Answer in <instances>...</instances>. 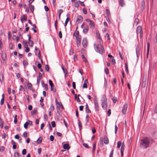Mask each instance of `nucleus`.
Segmentation results:
<instances>
[{"label": "nucleus", "instance_id": "obj_1", "mask_svg": "<svg viewBox=\"0 0 157 157\" xmlns=\"http://www.w3.org/2000/svg\"><path fill=\"white\" fill-rule=\"evenodd\" d=\"M150 143L149 139L147 137L141 139L140 143V146L141 148H146L149 146Z\"/></svg>", "mask_w": 157, "mask_h": 157}, {"label": "nucleus", "instance_id": "obj_2", "mask_svg": "<svg viewBox=\"0 0 157 157\" xmlns=\"http://www.w3.org/2000/svg\"><path fill=\"white\" fill-rule=\"evenodd\" d=\"M94 45L95 50L98 52H99L100 54H102L105 51L104 48L102 45H101L100 48H99L97 45L95 44H94Z\"/></svg>", "mask_w": 157, "mask_h": 157}, {"label": "nucleus", "instance_id": "obj_3", "mask_svg": "<svg viewBox=\"0 0 157 157\" xmlns=\"http://www.w3.org/2000/svg\"><path fill=\"white\" fill-rule=\"evenodd\" d=\"M94 45L95 50L98 52H99L100 54H102L105 51L104 48L102 45H101L100 48H99L97 45L95 44H94Z\"/></svg>", "mask_w": 157, "mask_h": 157}, {"label": "nucleus", "instance_id": "obj_4", "mask_svg": "<svg viewBox=\"0 0 157 157\" xmlns=\"http://www.w3.org/2000/svg\"><path fill=\"white\" fill-rule=\"evenodd\" d=\"M101 106L103 109H106L107 106V99L105 95H103L101 99Z\"/></svg>", "mask_w": 157, "mask_h": 157}, {"label": "nucleus", "instance_id": "obj_5", "mask_svg": "<svg viewBox=\"0 0 157 157\" xmlns=\"http://www.w3.org/2000/svg\"><path fill=\"white\" fill-rule=\"evenodd\" d=\"M94 102L95 110L97 111H98L99 110V106L98 100L96 98H94Z\"/></svg>", "mask_w": 157, "mask_h": 157}, {"label": "nucleus", "instance_id": "obj_6", "mask_svg": "<svg viewBox=\"0 0 157 157\" xmlns=\"http://www.w3.org/2000/svg\"><path fill=\"white\" fill-rule=\"evenodd\" d=\"M128 107V104L125 103L123 105V109L122 110V113L124 114L126 113Z\"/></svg>", "mask_w": 157, "mask_h": 157}, {"label": "nucleus", "instance_id": "obj_7", "mask_svg": "<svg viewBox=\"0 0 157 157\" xmlns=\"http://www.w3.org/2000/svg\"><path fill=\"white\" fill-rule=\"evenodd\" d=\"M82 44L84 48H86L87 46V40L86 38H84L82 41Z\"/></svg>", "mask_w": 157, "mask_h": 157}, {"label": "nucleus", "instance_id": "obj_8", "mask_svg": "<svg viewBox=\"0 0 157 157\" xmlns=\"http://www.w3.org/2000/svg\"><path fill=\"white\" fill-rule=\"evenodd\" d=\"M83 20V17L81 15H78L77 17V21L78 23H81Z\"/></svg>", "mask_w": 157, "mask_h": 157}, {"label": "nucleus", "instance_id": "obj_9", "mask_svg": "<svg viewBox=\"0 0 157 157\" xmlns=\"http://www.w3.org/2000/svg\"><path fill=\"white\" fill-rule=\"evenodd\" d=\"M41 82L42 87L45 88V90H47L48 89V84H45L43 81H42Z\"/></svg>", "mask_w": 157, "mask_h": 157}, {"label": "nucleus", "instance_id": "obj_10", "mask_svg": "<svg viewBox=\"0 0 157 157\" xmlns=\"http://www.w3.org/2000/svg\"><path fill=\"white\" fill-rule=\"evenodd\" d=\"M136 32L137 34L140 33H143L141 26H139L136 29Z\"/></svg>", "mask_w": 157, "mask_h": 157}, {"label": "nucleus", "instance_id": "obj_11", "mask_svg": "<svg viewBox=\"0 0 157 157\" xmlns=\"http://www.w3.org/2000/svg\"><path fill=\"white\" fill-rule=\"evenodd\" d=\"M1 57L3 61H5L6 58V56L5 52H2L1 55Z\"/></svg>", "mask_w": 157, "mask_h": 157}, {"label": "nucleus", "instance_id": "obj_12", "mask_svg": "<svg viewBox=\"0 0 157 157\" xmlns=\"http://www.w3.org/2000/svg\"><path fill=\"white\" fill-rule=\"evenodd\" d=\"M86 112L88 114L91 112V111L90 110L89 108V106L86 103Z\"/></svg>", "mask_w": 157, "mask_h": 157}, {"label": "nucleus", "instance_id": "obj_13", "mask_svg": "<svg viewBox=\"0 0 157 157\" xmlns=\"http://www.w3.org/2000/svg\"><path fill=\"white\" fill-rule=\"evenodd\" d=\"M104 142L105 144H108L109 143L108 139L106 136H105L104 138Z\"/></svg>", "mask_w": 157, "mask_h": 157}, {"label": "nucleus", "instance_id": "obj_14", "mask_svg": "<svg viewBox=\"0 0 157 157\" xmlns=\"http://www.w3.org/2000/svg\"><path fill=\"white\" fill-rule=\"evenodd\" d=\"M70 148L69 145L68 144H65L63 146V148L64 149H69Z\"/></svg>", "mask_w": 157, "mask_h": 157}, {"label": "nucleus", "instance_id": "obj_15", "mask_svg": "<svg viewBox=\"0 0 157 157\" xmlns=\"http://www.w3.org/2000/svg\"><path fill=\"white\" fill-rule=\"evenodd\" d=\"M89 27L88 26H86L85 27L83 30V32L84 33H86L88 31Z\"/></svg>", "mask_w": 157, "mask_h": 157}, {"label": "nucleus", "instance_id": "obj_16", "mask_svg": "<svg viewBox=\"0 0 157 157\" xmlns=\"http://www.w3.org/2000/svg\"><path fill=\"white\" fill-rule=\"evenodd\" d=\"M27 16L26 14H24L22 17H21V18L23 20H24L25 21H26L27 20Z\"/></svg>", "mask_w": 157, "mask_h": 157}, {"label": "nucleus", "instance_id": "obj_17", "mask_svg": "<svg viewBox=\"0 0 157 157\" xmlns=\"http://www.w3.org/2000/svg\"><path fill=\"white\" fill-rule=\"evenodd\" d=\"M27 86L28 89L30 90H31V89H32V85L31 83H30L29 82H28Z\"/></svg>", "mask_w": 157, "mask_h": 157}, {"label": "nucleus", "instance_id": "obj_18", "mask_svg": "<svg viewBox=\"0 0 157 157\" xmlns=\"http://www.w3.org/2000/svg\"><path fill=\"white\" fill-rule=\"evenodd\" d=\"M42 140V137H40L36 140V143L38 144H39L41 143Z\"/></svg>", "mask_w": 157, "mask_h": 157}, {"label": "nucleus", "instance_id": "obj_19", "mask_svg": "<svg viewBox=\"0 0 157 157\" xmlns=\"http://www.w3.org/2000/svg\"><path fill=\"white\" fill-rule=\"evenodd\" d=\"M110 61L111 63L113 64H115L116 63V61L115 59L114 58V57H113L111 58Z\"/></svg>", "mask_w": 157, "mask_h": 157}, {"label": "nucleus", "instance_id": "obj_20", "mask_svg": "<svg viewBox=\"0 0 157 157\" xmlns=\"http://www.w3.org/2000/svg\"><path fill=\"white\" fill-rule=\"evenodd\" d=\"M78 127L80 130H81L82 128V124L81 121L79 120H78Z\"/></svg>", "mask_w": 157, "mask_h": 157}, {"label": "nucleus", "instance_id": "obj_21", "mask_svg": "<svg viewBox=\"0 0 157 157\" xmlns=\"http://www.w3.org/2000/svg\"><path fill=\"white\" fill-rule=\"evenodd\" d=\"M23 44L24 45V46L25 48L28 47V43L25 40H23Z\"/></svg>", "mask_w": 157, "mask_h": 157}, {"label": "nucleus", "instance_id": "obj_22", "mask_svg": "<svg viewBox=\"0 0 157 157\" xmlns=\"http://www.w3.org/2000/svg\"><path fill=\"white\" fill-rule=\"evenodd\" d=\"M63 12V10L62 9H60L58 10L59 18V19H60V16L61 15L62 13Z\"/></svg>", "mask_w": 157, "mask_h": 157}, {"label": "nucleus", "instance_id": "obj_23", "mask_svg": "<svg viewBox=\"0 0 157 157\" xmlns=\"http://www.w3.org/2000/svg\"><path fill=\"white\" fill-rule=\"evenodd\" d=\"M30 8V10L32 13L33 12L34 10V7L33 6V5H29V6Z\"/></svg>", "mask_w": 157, "mask_h": 157}, {"label": "nucleus", "instance_id": "obj_24", "mask_svg": "<svg viewBox=\"0 0 157 157\" xmlns=\"http://www.w3.org/2000/svg\"><path fill=\"white\" fill-rule=\"evenodd\" d=\"M79 33L78 31H76L73 34L74 36L77 37L79 36Z\"/></svg>", "mask_w": 157, "mask_h": 157}, {"label": "nucleus", "instance_id": "obj_25", "mask_svg": "<svg viewBox=\"0 0 157 157\" xmlns=\"http://www.w3.org/2000/svg\"><path fill=\"white\" fill-rule=\"evenodd\" d=\"M29 46L31 47H33V42L32 40H30L29 41Z\"/></svg>", "mask_w": 157, "mask_h": 157}, {"label": "nucleus", "instance_id": "obj_26", "mask_svg": "<svg viewBox=\"0 0 157 157\" xmlns=\"http://www.w3.org/2000/svg\"><path fill=\"white\" fill-rule=\"evenodd\" d=\"M149 48H150V44L148 43L147 45V57L148 56V55L149 54Z\"/></svg>", "mask_w": 157, "mask_h": 157}, {"label": "nucleus", "instance_id": "obj_27", "mask_svg": "<svg viewBox=\"0 0 157 157\" xmlns=\"http://www.w3.org/2000/svg\"><path fill=\"white\" fill-rule=\"evenodd\" d=\"M136 54L137 57H138L140 56V50L139 49L138 50H137V49H136Z\"/></svg>", "mask_w": 157, "mask_h": 157}, {"label": "nucleus", "instance_id": "obj_28", "mask_svg": "<svg viewBox=\"0 0 157 157\" xmlns=\"http://www.w3.org/2000/svg\"><path fill=\"white\" fill-rule=\"evenodd\" d=\"M80 2H75L74 6L76 7H78L79 6Z\"/></svg>", "mask_w": 157, "mask_h": 157}, {"label": "nucleus", "instance_id": "obj_29", "mask_svg": "<svg viewBox=\"0 0 157 157\" xmlns=\"http://www.w3.org/2000/svg\"><path fill=\"white\" fill-rule=\"evenodd\" d=\"M69 18L68 17H67L66 18L65 21V25H64V26L65 27H66L67 26V23L69 21Z\"/></svg>", "mask_w": 157, "mask_h": 157}, {"label": "nucleus", "instance_id": "obj_30", "mask_svg": "<svg viewBox=\"0 0 157 157\" xmlns=\"http://www.w3.org/2000/svg\"><path fill=\"white\" fill-rule=\"evenodd\" d=\"M23 64L24 66H27L28 64V62L25 60H23Z\"/></svg>", "mask_w": 157, "mask_h": 157}, {"label": "nucleus", "instance_id": "obj_31", "mask_svg": "<svg viewBox=\"0 0 157 157\" xmlns=\"http://www.w3.org/2000/svg\"><path fill=\"white\" fill-rule=\"evenodd\" d=\"M89 25L93 28L94 27V24L93 21H91V22H90L89 24Z\"/></svg>", "mask_w": 157, "mask_h": 157}, {"label": "nucleus", "instance_id": "obj_32", "mask_svg": "<svg viewBox=\"0 0 157 157\" xmlns=\"http://www.w3.org/2000/svg\"><path fill=\"white\" fill-rule=\"evenodd\" d=\"M45 69L48 72L49 71V67L48 64H47L45 66Z\"/></svg>", "mask_w": 157, "mask_h": 157}, {"label": "nucleus", "instance_id": "obj_33", "mask_svg": "<svg viewBox=\"0 0 157 157\" xmlns=\"http://www.w3.org/2000/svg\"><path fill=\"white\" fill-rule=\"evenodd\" d=\"M62 70L65 74V75H66V74L67 73V70H65L63 65H62Z\"/></svg>", "mask_w": 157, "mask_h": 157}, {"label": "nucleus", "instance_id": "obj_34", "mask_svg": "<svg viewBox=\"0 0 157 157\" xmlns=\"http://www.w3.org/2000/svg\"><path fill=\"white\" fill-rule=\"evenodd\" d=\"M17 115H15L14 119V122L15 124H16L17 122Z\"/></svg>", "mask_w": 157, "mask_h": 157}, {"label": "nucleus", "instance_id": "obj_35", "mask_svg": "<svg viewBox=\"0 0 157 157\" xmlns=\"http://www.w3.org/2000/svg\"><path fill=\"white\" fill-rule=\"evenodd\" d=\"M120 5L121 6H123L124 5V0H120Z\"/></svg>", "mask_w": 157, "mask_h": 157}, {"label": "nucleus", "instance_id": "obj_36", "mask_svg": "<svg viewBox=\"0 0 157 157\" xmlns=\"http://www.w3.org/2000/svg\"><path fill=\"white\" fill-rule=\"evenodd\" d=\"M3 127V122L1 118H0V127L2 128Z\"/></svg>", "mask_w": 157, "mask_h": 157}, {"label": "nucleus", "instance_id": "obj_37", "mask_svg": "<svg viewBox=\"0 0 157 157\" xmlns=\"http://www.w3.org/2000/svg\"><path fill=\"white\" fill-rule=\"evenodd\" d=\"M5 150V147L3 146H2L0 147V151L2 152H3Z\"/></svg>", "mask_w": 157, "mask_h": 157}, {"label": "nucleus", "instance_id": "obj_38", "mask_svg": "<svg viewBox=\"0 0 157 157\" xmlns=\"http://www.w3.org/2000/svg\"><path fill=\"white\" fill-rule=\"evenodd\" d=\"M113 102L114 103H116L117 101V98L114 97L112 99Z\"/></svg>", "mask_w": 157, "mask_h": 157}, {"label": "nucleus", "instance_id": "obj_39", "mask_svg": "<svg viewBox=\"0 0 157 157\" xmlns=\"http://www.w3.org/2000/svg\"><path fill=\"white\" fill-rule=\"evenodd\" d=\"M82 58L83 61H84L86 63L87 61L86 59V58L83 55H82Z\"/></svg>", "mask_w": 157, "mask_h": 157}, {"label": "nucleus", "instance_id": "obj_40", "mask_svg": "<svg viewBox=\"0 0 157 157\" xmlns=\"http://www.w3.org/2000/svg\"><path fill=\"white\" fill-rule=\"evenodd\" d=\"M37 110L36 109H34L32 111L31 114L32 115H33L34 113H36Z\"/></svg>", "mask_w": 157, "mask_h": 157}, {"label": "nucleus", "instance_id": "obj_41", "mask_svg": "<svg viewBox=\"0 0 157 157\" xmlns=\"http://www.w3.org/2000/svg\"><path fill=\"white\" fill-rule=\"evenodd\" d=\"M96 143L95 142L93 144V149L92 151H93L94 152L95 150V148L96 147Z\"/></svg>", "mask_w": 157, "mask_h": 157}, {"label": "nucleus", "instance_id": "obj_42", "mask_svg": "<svg viewBox=\"0 0 157 157\" xmlns=\"http://www.w3.org/2000/svg\"><path fill=\"white\" fill-rule=\"evenodd\" d=\"M28 122H26L24 124V127L26 129L28 128Z\"/></svg>", "mask_w": 157, "mask_h": 157}, {"label": "nucleus", "instance_id": "obj_43", "mask_svg": "<svg viewBox=\"0 0 157 157\" xmlns=\"http://www.w3.org/2000/svg\"><path fill=\"white\" fill-rule=\"evenodd\" d=\"M121 142L120 141H118L117 142V147L118 148H119L121 147Z\"/></svg>", "mask_w": 157, "mask_h": 157}, {"label": "nucleus", "instance_id": "obj_44", "mask_svg": "<svg viewBox=\"0 0 157 157\" xmlns=\"http://www.w3.org/2000/svg\"><path fill=\"white\" fill-rule=\"evenodd\" d=\"M114 149H113L111 151L109 156V157H113V151Z\"/></svg>", "mask_w": 157, "mask_h": 157}, {"label": "nucleus", "instance_id": "obj_45", "mask_svg": "<svg viewBox=\"0 0 157 157\" xmlns=\"http://www.w3.org/2000/svg\"><path fill=\"white\" fill-rule=\"evenodd\" d=\"M125 70H126V72L127 74H128V65L126 63H125Z\"/></svg>", "mask_w": 157, "mask_h": 157}, {"label": "nucleus", "instance_id": "obj_46", "mask_svg": "<svg viewBox=\"0 0 157 157\" xmlns=\"http://www.w3.org/2000/svg\"><path fill=\"white\" fill-rule=\"evenodd\" d=\"M49 85L51 86V87H53V83L52 81L51 80H49Z\"/></svg>", "mask_w": 157, "mask_h": 157}, {"label": "nucleus", "instance_id": "obj_47", "mask_svg": "<svg viewBox=\"0 0 157 157\" xmlns=\"http://www.w3.org/2000/svg\"><path fill=\"white\" fill-rule=\"evenodd\" d=\"M82 88H87V86L86 84V83L84 82L82 86Z\"/></svg>", "mask_w": 157, "mask_h": 157}, {"label": "nucleus", "instance_id": "obj_48", "mask_svg": "<svg viewBox=\"0 0 157 157\" xmlns=\"http://www.w3.org/2000/svg\"><path fill=\"white\" fill-rule=\"evenodd\" d=\"M58 105L59 106L61 107L62 109H64V107L61 102H59V103H58Z\"/></svg>", "mask_w": 157, "mask_h": 157}, {"label": "nucleus", "instance_id": "obj_49", "mask_svg": "<svg viewBox=\"0 0 157 157\" xmlns=\"http://www.w3.org/2000/svg\"><path fill=\"white\" fill-rule=\"evenodd\" d=\"M40 79L37 78L36 84L38 86L40 83Z\"/></svg>", "mask_w": 157, "mask_h": 157}, {"label": "nucleus", "instance_id": "obj_50", "mask_svg": "<svg viewBox=\"0 0 157 157\" xmlns=\"http://www.w3.org/2000/svg\"><path fill=\"white\" fill-rule=\"evenodd\" d=\"M52 126L54 128L56 126V123L55 121H52L51 122Z\"/></svg>", "mask_w": 157, "mask_h": 157}, {"label": "nucleus", "instance_id": "obj_51", "mask_svg": "<svg viewBox=\"0 0 157 157\" xmlns=\"http://www.w3.org/2000/svg\"><path fill=\"white\" fill-rule=\"evenodd\" d=\"M76 37L77 41H81V37L78 36Z\"/></svg>", "mask_w": 157, "mask_h": 157}, {"label": "nucleus", "instance_id": "obj_52", "mask_svg": "<svg viewBox=\"0 0 157 157\" xmlns=\"http://www.w3.org/2000/svg\"><path fill=\"white\" fill-rule=\"evenodd\" d=\"M26 150L25 149H23L22 150V154L24 155L26 154Z\"/></svg>", "mask_w": 157, "mask_h": 157}, {"label": "nucleus", "instance_id": "obj_53", "mask_svg": "<svg viewBox=\"0 0 157 157\" xmlns=\"http://www.w3.org/2000/svg\"><path fill=\"white\" fill-rule=\"evenodd\" d=\"M50 140L51 141H53L54 139V137L53 136L51 135L50 136Z\"/></svg>", "mask_w": 157, "mask_h": 157}, {"label": "nucleus", "instance_id": "obj_54", "mask_svg": "<svg viewBox=\"0 0 157 157\" xmlns=\"http://www.w3.org/2000/svg\"><path fill=\"white\" fill-rule=\"evenodd\" d=\"M4 99H3V98H2L1 99V101H0V104L1 105H2L4 103Z\"/></svg>", "mask_w": 157, "mask_h": 157}, {"label": "nucleus", "instance_id": "obj_55", "mask_svg": "<svg viewBox=\"0 0 157 157\" xmlns=\"http://www.w3.org/2000/svg\"><path fill=\"white\" fill-rule=\"evenodd\" d=\"M88 117H89V115H88V114H87L86 115V123H87L89 121Z\"/></svg>", "mask_w": 157, "mask_h": 157}, {"label": "nucleus", "instance_id": "obj_56", "mask_svg": "<svg viewBox=\"0 0 157 157\" xmlns=\"http://www.w3.org/2000/svg\"><path fill=\"white\" fill-rule=\"evenodd\" d=\"M14 156L15 157H18L19 156V154L18 152H15L14 154Z\"/></svg>", "mask_w": 157, "mask_h": 157}, {"label": "nucleus", "instance_id": "obj_57", "mask_svg": "<svg viewBox=\"0 0 157 157\" xmlns=\"http://www.w3.org/2000/svg\"><path fill=\"white\" fill-rule=\"evenodd\" d=\"M82 11H83V13L84 14H87V10L86 9L83 8L82 9Z\"/></svg>", "mask_w": 157, "mask_h": 157}, {"label": "nucleus", "instance_id": "obj_58", "mask_svg": "<svg viewBox=\"0 0 157 157\" xmlns=\"http://www.w3.org/2000/svg\"><path fill=\"white\" fill-rule=\"evenodd\" d=\"M118 129V128L116 125H115V133L116 134H117V132Z\"/></svg>", "mask_w": 157, "mask_h": 157}, {"label": "nucleus", "instance_id": "obj_59", "mask_svg": "<svg viewBox=\"0 0 157 157\" xmlns=\"http://www.w3.org/2000/svg\"><path fill=\"white\" fill-rule=\"evenodd\" d=\"M106 13L108 16H109L110 15V12L109 10L106 9Z\"/></svg>", "mask_w": 157, "mask_h": 157}, {"label": "nucleus", "instance_id": "obj_60", "mask_svg": "<svg viewBox=\"0 0 157 157\" xmlns=\"http://www.w3.org/2000/svg\"><path fill=\"white\" fill-rule=\"evenodd\" d=\"M26 48L25 50V52H29L30 51V49L28 47H27L25 48Z\"/></svg>", "mask_w": 157, "mask_h": 157}, {"label": "nucleus", "instance_id": "obj_61", "mask_svg": "<svg viewBox=\"0 0 157 157\" xmlns=\"http://www.w3.org/2000/svg\"><path fill=\"white\" fill-rule=\"evenodd\" d=\"M42 75L40 72H39V76L37 77V78L41 79L42 78Z\"/></svg>", "mask_w": 157, "mask_h": 157}, {"label": "nucleus", "instance_id": "obj_62", "mask_svg": "<svg viewBox=\"0 0 157 157\" xmlns=\"http://www.w3.org/2000/svg\"><path fill=\"white\" fill-rule=\"evenodd\" d=\"M72 86L74 89H76L75 83V82H72Z\"/></svg>", "mask_w": 157, "mask_h": 157}, {"label": "nucleus", "instance_id": "obj_63", "mask_svg": "<svg viewBox=\"0 0 157 157\" xmlns=\"http://www.w3.org/2000/svg\"><path fill=\"white\" fill-rule=\"evenodd\" d=\"M51 91L55 93L56 91V90L55 89L53 88V87H51Z\"/></svg>", "mask_w": 157, "mask_h": 157}, {"label": "nucleus", "instance_id": "obj_64", "mask_svg": "<svg viewBox=\"0 0 157 157\" xmlns=\"http://www.w3.org/2000/svg\"><path fill=\"white\" fill-rule=\"evenodd\" d=\"M44 8L45 11H48L49 10V9L47 6H45Z\"/></svg>", "mask_w": 157, "mask_h": 157}]
</instances>
